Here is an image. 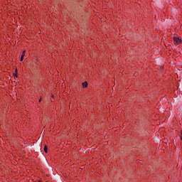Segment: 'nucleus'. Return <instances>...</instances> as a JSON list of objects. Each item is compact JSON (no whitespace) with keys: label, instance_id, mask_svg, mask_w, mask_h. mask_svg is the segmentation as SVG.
Instances as JSON below:
<instances>
[{"label":"nucleus","instance_id":"20e7f679","mask_svg":"<svg viewBox=\"0 0 182 182\" xmlns=\"http://www.w3.org/2000/svg\"><path fill=\"white\" fill-rule=\"evenodd\" d=\"M44 151L45 153H48V146H44Z\"/></svg>","mask_w":182,"mask_h":182},{"label":"nucleus","instance_id":"f03ea898","mask_svg":"<svg viewBox=\"0 0 182 182\" xmlns=\"http://www.w3.org/2000/svg\"><path fill=\"white\" fill-rule=\"evenodd\" d=\"M25 53H26V50H23L22 52V54H21V58H20L21 62H22L23 60V58L25 57Z\"/></svg>","mask_w":182,"mask_h":182},{"label":"nucleus","instance_id":"423d86ee","mask_svg":"<svg viewBox=\"0 0 182 182\" xmlns=\"http://www.w3.org/2000/svg\"><path fill=\"white\" fill-rule=\"evenodd\" d=\"M14 77H18V74L14 73Z\"/></svg>","mask_w":182,"mask_h":182},{"label":"nucleus","instance_id":"f257e3e1","mask_svg":"<svg viewBox=\"0 0 182 182\" xmlns=\"http://www.w3.org/2000/svg\"><path fill=\"white\" fill-rule=\"evenodd\" d=\"M173 41L175 43L176 45H180V43H181V38H178V37H173Z\"/></svg>","mask_w":182,"mask_h":182},{"label":"nucleus","instance_id":"7ed1b4c3","mask_svg":"<svg viewBox=\"0 0 182 182\" xmlns=\"http://www.w3.org/2000/svg\"><path fill=\"white\" fill-rule=\"evenodd\" d=\"M82 87H87V82H82Z\"/></svg>","mask_w":182,"mask_h":182},{"label":"nucleus","instance_id":"39448f33","mask_svg":"<svg viewBox=\"0 0 182 182\" xmlns=\"http://www.w3.org/2000/svg\"><path fill=\"white\" fill-rule=\"evenodd\" d=\"M15 73H16V74H18V68H16V69H15Z\"/></svg>","mask_w":182,"mask_h":182},{"label":"nucleus","instance_id":"0eeeda50","mask_svg":"<svg viewBox=\"0 0 182 182\" xmlns=\"http://www.w3.org/2000/svg\"><path fill=\"white\" fill-rule=\"evenodd\" d=\"M41 100H42V98H41V99L39 100V102H41Z\"/></svg>","mask_w":182,"mask_h":182}]
</instances>
